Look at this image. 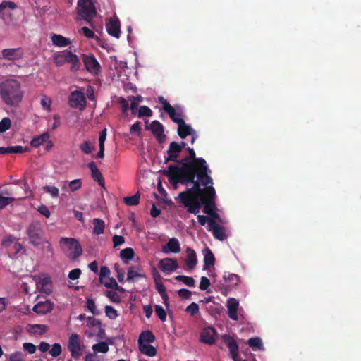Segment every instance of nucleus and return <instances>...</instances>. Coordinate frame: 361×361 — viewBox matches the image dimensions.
<instances>
[{
  "label": "nucleus",
  "mask_w": 361,
  "mask_h": 361,
  "mask_svg": "<svg viewBox=\"0 0 361 361\" xmlns=\"http://www.w3.org/2000/svg\"><path fill=\"white\" fill-rule=\"evenodd\" d=\"M188 149L189 156L181 159L180 167L172 165L169 166V180L173 185V188H176L178 183L186 185L195 183V176L197 177V180L205 186L213 184L212 178L207 174L210 171L205 160L196 158L193 149L188 147Z\"/></svg>",
  "instance_id": "nucleus-1"
},
{
  "label": "nucleus",
  "mask_w": 361,
  "mask_h": 361,
  "mask_svg": "<svg viewBox=\"0 0 361 361\" xmlns=\"http://www.w3.org/2000/svg\"><path fill=\"white\" fill-rule=\"evenodd\" d=\"M192 187L187 192H182L178 197L190 213L197 214L200 212L202 204L203 212L209 215L214 212L215 190L212 185L207 186L204 190L200 188V181L192 183ZM212 185V184H210Z\"/></svg>",
  "instance_id": "nucleus-2"
},
{
  "label": "nucleus",
  "mask_w": 361,
  "mask_h": 361,
  "mask_svg": "<svg viewBox=\"0 0 361 361\" xmlns=\"http://www.w3.org/2000/svg\"><path fill=\"white\" fill-rule=\"evenodd\" d=\"M24 92L20 82L7 79L0 82V97L7 106H16L22 101Z\"/></svg>",
  "instance_id": "nucleus-3"
},
{
  "label": "nucleus",
  "mask_w": 361,
  "mask_h": 361,
  "mask_svg": "<svg viewBox=\"0 0 361 361\" xmlns=\"http://www.w3.org/2000/svg\"><path fill=\"white\" fill-rule=\"evenodd\" d=\"M59 243L61 250L71 259H76L82 254V247L75 238L62 237Z\"/></svg>",
  "instance_id": "nucleus-4"
},
{
  "label": "nucleus",
  "mask_w": 361,
  "mask_h": 361,
  "mask_svg": "<svg viewBox=\"0 0 361 361\" xmlns=\"http://www.w3.org/2000/svg\"><path fill=\"white\" fill-rule=\"evenodd\" d=\"M78 13L82 19L90 23L97 14L92 0H78Z\"/></svg>",
  "instance_id": "nucleus-5"
},
{
  "label": "nucleus",
  "mask_w": 361,
  "mask_h": 361,
  "mask_svg": "<svg viewBox=\"0 0 361 361\" xmlns=\"http://www.w3.org/2000/svg\"><path fill=\"white\" fill-rule=\"evenodd\" d=\"M159 100L163 105V109L168 113L170 118L178 124L184 122L183 119V111L179 106L173 107L163 97H159Z\"/></svg>",
  "instance_id": "nucleus-6"
},
{
  "label": "nucleus",
  "mask_w": 361,
  "mask_h": 361,
  "mask_svg": "<svg viewBox=\"0 0 361 361\" xmlns=\"http://www.w3.org/2000/svg\"><path fill=\"white\" fill-rule=\"evenodd\" d=\"M68 349L73 358H78L82 354V346L78 334H73L69 336Z\"/></svg>",
  "instance_id": "nucleus-7"
},
{
  "label": "nucleus",
  "mask_w": 361,
  "mask_h": 361,
  "mask_svg": "<svg viewBox=\"0 0 361 361\" xmlns=\"http://www.w3.org/2000/svg\"><path fill=\"white\" fill-rule=\"evenodd\" d=\"M27 234L30 243L34 245H39L43 234L41 224L39 222L31 223L27 228Z\"/></svg>",
  "instance_id": "nucleus-8"
},
{
  "label": "nucleus",
  "mask_w": 361,
  "mask_h": 361,
  "mask_svg": "<svg viewBox=\"0 0 361 361\" xmlns=\"http://www.w3.org/2000/svg\"><path fill=\"white\" fill-rule=\"evenodd\" d=\"M69 104L73 108L80 110L85 109L86 100L84 94L79 90L72 92L69 97Z\"/></svg>",
  "instance_id": "nucleus-9"
},
{
  "label": "nucleus",
  "mask_w": 361,
  "mask_h": 361,
  "mask_svg": "<svg viewBox=\"0 0 361 361\" xmlns=\"http://www.w3.org/2000/svg\"><path fill=\"white\" fill-rule=\"evenodd\" d=\"M160 270L166 274H171L178 268V263L173 258H164L158 264Z\"/></svg>",
  "instance_id": "nucleus-10"
},
{
  "label": "nucleus",
  "mask_w": 361,
  "mask_h": 361,
  "mask_svg": "<svg viewBox=\"0 0 361 361\" xmlns=\"http://www.w3.org/2000/svg\"><path fill=\"white\" fill-rule=\"evenodd\" d=\"M217 338V333L213 327H206L200 333V341L207 345L215 343Z\"/></svg>",
  "instance_id": "nucleus-11"
},
{
  "label": "nucleus",
  "mask_w": 361,
  "mask_h": 361,
  "mask_svg": "<svg viewBox=\"0 0 361 361\" xmlns=\"http://www.w3.org/2000/svg\"><path fill=\"white\" fill-rule=\"evenodd\" d=\"M83 63L87 70L93 75L100 72V65L93 55H84Z\"/></svg>",
  "instance_id": "nucleus-12"
},
{
  "label": "nucleus",
  "mask_w": 361,
  "mask_h": 361,
  "mask_svg": "<svg viewBox=\"0 0 361 361\" xmlns=\"http://www.w3.org/2000/svg\"><path fill=\"white\" fill-rule=\"evenodd\" d=\"M36 286L41 292L46 294L51 293V281L50 278L45 275L41 274L35 279Z\"/></svg>",
  "instance_id": "nucleus-13"
},
{
  "label": "nucleus",
  "mask_w": 361,
  "mask_h": 361,
  "mask_svg": "<svg viewBox=\"0 0 361 361\" xmlns=\"http://www.w3.org/2000/svg\"><path fill=\"white\" fill-rule=\"evenodd\" d=\"M209 231H212L215 238L224 240L226 238L225 228L214 223L213 219H209L207 227Z\"/></svg>",
  "instance_id": "nucleus-14"
},
{
  "label": "nucleus",
  "mask_w": 361,
  "mask_h": 361,
  "mask_svg": "<svg viewBox=\"0 0 361 361\" xmlns=\"http://www.w3.org/2000/svg\"><path fill=\"white\" fill-rule=\"evenodd\" d=\"M221 339L228 346L232 359L235 360V358H237L238 356V345L236 343L235 339L231 336L228 334L222 335Z\"/></svg>",
  "instance_id": "nucleus-15"
},
{
  "label": "nucleus",
  "mask_w": 361,
  "mask_h": 361,
  "mask_svg": "<svg viewBox=\"0 0 361 361\" xmlns=\"http://www.w3.org/2000/svg\"><path fill=\"white\" fill-rule=\"evenodd\" d=\"M182 149L183 146L179 145L178 142H171L169 145V147L167 150V157H166V161H178V157Z\"/></svg>",
  "instance_id": "nucleus-16"
},
{
  "label": "nucleus",
  "mask_w": 361,
  "mask_h": 361,
  "mask_svg": "<svg viewBox=\"0 0 361 361\" xmlns=\"http://www.w3.org/2000/svg\"><path fill=\"white\" fill-rule=\"evenodd\" d=\"M228 317L234 321L238 319V310L239 307V302L235 298H229L226 302Z\"/></svg>",
  "instance_id": "nucleus-17"
},
{
  "label": "nucleus",
  "mask_w": 361,
  "mask_h": 361,
  "mask_svg": "<svg viewBox=\"0 0 361 361\" xmlns=\"http://www.w3.org/2000/svg\"><path fill=\"white\" fill-rule=\"evenodd\" d=\"M106 30L109 35L116 38L120 36V22L116 17L111 18L106 25Z\"/></svg>",
  "instance_id": "nucleus-18"
},
{
  "label": "nucleus",
  "mask_w": 361,
  "mask_h": 361,
  "mask_svg": "<svg viewBox=\"0 0 361 361\" xmlns=\"http://www.w3.org/2000/svg\"><path fill=\"white\" fill-rule=\"evenodd\" d=\"M164 253L168 254L170 252L172 253H178L180 251V245L178 240L176 238H172L169 239L167 244L162 247L161 249Z\"/></svg>",
  "instance_id": "nucleus-19"
},
{
  "label": "nucleus",
  "mask_w": 361,
  "mask_h": 361,
  "mask_svg": "<svg viewBox=\"0 0 361 361\" xmlns=\"http://www.w3.org/2000/svg\"><path fill=\"white\" fill-rule=\"evenodd\" d=\"M48 330V326L45 324H27L26 326L27 332L32 336H38L44 334Z\"/></svg>",
  "instance_id": "nucleus-20"
},
{
  "label": "nucleus",
  "mask_w": 361,
  "mask_h": 361,
  "mask_svg": "<svg viewBox=\"0 0 361 361\" xmlns=\"http://www.w3.org/2000/svg\"><path fill=\"white\" fill-rule=\"evenodd\" d=\"M186 269L188 270L193 269L197 263V255L195 250L192 248L188 247L186 249V258H185Z\"/></svg>",
  "instance_id": "nucleus-21"
},
{
  "label": "nucleus",
  "mask_w": 361,
  "mask_h": 361,
  "mask_svg": "<svg viewBox=\"0 0 361 361\" xmlns=\"http://www.w3.org/2000/svg\"><path fill=\"white\" fill-rule=\"evenodd\" d=\"M53 309V305L49 300L39 302L33 307V311L39 314H44L51 312Z\"/></svg>",
  "instance_id": "nucleus-22"
},
{
  "label": "nucleus",
  "mask_w": 361,
  "mask_h": 361,
  "mask_svg": "<svg viewBox=\"0 0 361 361\" xmlns=\"http://www.w3.org/2000/svg\"><path fill=\"white\" fill-rule=\"evenodd\" d=\"M145 274L138 266L130 267L127 272V281H134L137 278H145Z\"/></svg>",
  "instance_id": "nucleus-23"
},
{
  "label": "nucleus",
  "mask_w": 361,
  "mask_h": 361,
  "mask_svg": "<svg viewBox=\"0 0 361 361\" xmlns=\"http://www.w3.org/2000/svg\"><path fill=\"white\" fill-rule=\"evenodd\" d=\"M51 39L53 44L58 47H65L71 43V41L69 38L65 37L58 34H52L51 35Z\"/></svg>",
  "instance_id": "nucleus-24"
},
{
  "label": "nucleus",
  "mask_w": 361,
  "mask_h": 361,
  "mask_svg": "<svg viewBox=\"0 0 361 361\" xmlns=\"http://www.w3.org/2000/svg\"><path fill=\"white\" fill-rule=\"evenodd\" d=\"M149 128L155 135L159 142H161L164 137L163 126L157 121L151 123Z\"/></svg>",
  "instance_id": "nucleus-25"
},
{
  "label": "nucleus",
  "mask_w": 361,
  "mask_h": 361,
  "mask_svg": "<svg viewBox=\"0 0 361 361\" xmlns=\"http://www.w3.org/2000/svg\"><path fill=\"white\" fill-rule=\"evenodd\" d=\"M88 167L92 172V176L94 180L97 181L100 186L104 187V180L96 164L92 161L88 164Z\"/></svg>",
  "instance_id": "nucleus-26"
},
{
  "label": "nucleus",
  "mask_w": 361,
  "mask_h": 361,
  "mask_svg": "<svg viewBox=\"0 0 361 361\" xmlns=\"http://www.w3.org/2000/svg\"><path fill=\"white\" fill-rule=\"evenodd\" d=\"M49 138V133L44 132L40 135L35 136L30 141V145L33 147H38L45 143Z\"/></svg>",
  "instance_id": "nucleus-27"
},
{
  "label": "nucleus",
  "mask_w": 361,
  "mask_h": 361,
  "mask_svg": "<svg viewBox=\"0 0 361 361\" xmlns=\"http://www.w3.org/2000/svg\"><path fill=\"white\" fill-rule=\"evenodd\" d=\"M155 340L154 334L150 331H142L138 338V345L149 344Z\"/></svg>",
  "instance_id": "nucleus-28"
},
{
  "label": "nucleus",
  "mask_w": 361,
  "mask_h": 361,
  "mask_svg": "<svg viewBox=\"0 0 361 361\" xmlns=\"http://www.w3.org/2000/svg\"><path fill=\"white\" fill-rule=\"evenodd\" d=\"M203 255L204 262V269H206L214 264V256L209 248H205L203 250Z\"/></svg>",
  "instance_id": "nucleus-29"
},
{
  "label": "nucleus",
  "mask_w": 361,
  "mask_h": 361,
  "mask_svg": "<svg viewBox=\"0 0 361 361\" xmlns=\"http://www.w3.org/2000/svg\"><path fill=\"white\" fill-rule=\"evenodd\" d=\"M92 224V233L94 234L99 235L104 233L105 228V223L102 219L99 218L93 219Z\"/></svg>",
  "instance_id": "nucleus-30"
},
{
  "label": "nucleus",
  "mask_w": 361,
  "mask_h": 361,
  "mask_svg": "<svg viewBox=\"0 0 361 361\" xmlns=\"http://www.w3.org/2000/svg\"><path fill=\"white\" fill-rule=\"evenodd\" d=\"M1 54L2 57L8 60H15L20 57L18 49H4Z\"/></svg>",
  "instance_id": "nucleus-31"
},
{
  "label": "nucleus",
  "mask_w": 361,
  "mask_h": 361,
  "mask_svg": "<svg viewBox=\"0 0 361 361\" xmlns=\"http://www.w3.org/2000/svg\"><path fill=\"white\" fill-rule=\"evenodd\" d=\"M195 131L192 127L184 122L179 123L178 128V133L181 138H185Z\"/></svg>",
  "instance_id": "nucleus-32"
},
{
  "label": "nucleus",
  "mask_w": 361,
  "mask_h": 361,
  "mask_svg": "<svg viewBox=\"0 0 361 361\" xmlns=\"http://www.w3.org/2000/svg\"><path fill=\"white\" fill-rule=\"evenodd\" d=\"M106 138V129L105 128L99 133V150L97 156L99 158H103L104 156V142H105Z\"/></svg>",
  "instance_id": "nucleus-33"
},
{
  "label": "nucleus",
  "mask_w": 361,
  "mask_h": 361,
  "mask_svg": "<svg viewBox=\"0 0 361 361\" xmlns=\"http://www.w3.org/2000/svg\"><path fill=\"white\" fill-rule=\"evenodd\" d=\"M139 345V350L140 352L149 357H154L157 354L156 348L149 344H141Z\"/></svg>",
  "instance_id": "nucleus-34"
},
{
  "label": "nucleus",
  "mask_w": 361,
  "mask_h": 361,
  "mask_svg": "<svg viewBox=\"0 0 361 361\" xmlns=\"http://www.w3.org/2000/svg\"><path fill=\"white\" fill-rule=\"evenodd\" d=\"M66 63H71L73 65V68L78 67L79 59L75 54H73L71 51H64Z\"/></svg>",
  "instance_id": "nucleus-35"
},
{
  "label": "nucleus",
  "mask_w": 361,
  "mask_h": 361,
  "mask_svg": "<svg viewBox=\"0 0 361 361\" xmlns=\"http://www.w3.org/2000/svg\"><path fill=\"white\" fill-rule=\"evenodd\" d=\"M248 345L250 347H251L252 349L257 348L260 350H264V348L262 343V341L259 337H253L250 338L247 341Z\"/></svg>",
  "instance_id": "nucleus-36"
},
{
  "label": "nucleus",
  "mask_w": 361,
  "mask_h": 361,
  "mask_svg": "<svg viewBox=\"0 0 361 361\" xmlns=\"http://www.w3.org/2000/svg\"><path fill=\"white\" fill-rule=\"evenodd\" d=\"M134 255V250L130 247L125 248L122 250L120 252L121 258L126 262H128V261L131 260L133 258Z\"/></svg>",
  "instance_id": "nucleus-37"
},
{
  "label": "nucleus",
  "mask_w": 361,
  "mask_h": 361,
  "mask_svg": "<svg viewBox=\"0 0 361 361\" xmlns=\"http://www.w3.org/2000/svg\"><path fill=\"white\" fill-rule=\"evenodd\" d=\"M223 278L231 286H236L240 283V276L235 274H224Z\"/></svg>",
  "instance_id": "nucleus-38"
},
{
  "label": "nucleus",
  "mask_w": 361,
  "mask_h": 361,
  "mask_svg": "<svg viewBox=\"0 0 361 361\" xmlns=\"http://www.w3.org/2000/svg\"><path fill=\"white\" fill-rule=\"evenodd\" d=\"M51 103H52V99L49 97H48L45 94H43L41 96L40 104H41L43 110L47 111L48 112L51 111Z\"/></svg>",
  "instance_id": "nucleus-39"
},
{
  "label": "nucleus",
  "mask_w": 361,
  "mask_h": 361,
  "mask_svg": "<svg viewBox=\"0 0 361 361\" xmlns=\"http://www.w3.org/2000/svg\"><path fill=\"white\" fill-rule=\"evenodd\" d=\"M109 345L106 342H99L92 346L94 353H106L109 351Z\"/></svg>",
  "instance_id": "nucleus-40"
},
{
  "label": "nucleus",
  "mask_w": 361,
  "mask_h": 361,
  "mask_svg": "<svg viewBox=\"0 0 361 361\" xmlns=\"http://www.w3.org/2000/svg\"><path fill=\"white\" fill-rule=\"evenodd\" d=\"M154 279L155 282L156 289L159 293V294L161 295L166 293L165 286L161 283V276L157 271H156V274H154Z\"/></svg>",
  "instance_id": "nucleus-41"
},
{
  "label": "nucleus",
  "mask_w": 361,
  "mask_h": 361,
  "mask_svg": "<svg viewBox=\"0 0 361 361\" xmlns=\"http://www.w3.org/2000/svg\"><path fill=\"white\" fill-rule=\"evenodd\" d=\"M43 191L48 193L52 198H57L59 195V190L54 185H45L42 188Z\"/></svg>",
  "instance_id": "nucleus-42"
},
{
  "label": "nucleus",
  "mask_w": 361,
  "mask_h": 361,
  "mask_svg": "<svg viewBox=\"0 0 361 361\" xmlns=\"http://www.w3.org/2000/svg\"><path fill=\"white\" fill-rule=\"evenodd\" d=\"M175 279L183 282L184 284L189 287L195 286V280L192 277L183 275H178L175 277Z\"/></svg>",
  "instance_id": "nucleus-43"
},
{
  "label": "nucleus",
  "mask_w": 361,
  "mask_h": 361,
  "mask_svg": "<svg viewBox=\"0 0 361 361\" xmlns=\"http://www.w3.org/2000/svg\"><path fill=\"white\" fill-rule=\"evenodd\" d=\"M139 200H140V195L139 193L137 192V194H135V195L133 196H130V197H124L123 199V202H125L126 204L127 205H129V206H135V205H137L139 203Z\"/></svg>",
  "instance_id": "nucleus-44"
},
{
  "label": "nucleus",
  "mask_w": 361,
  "mask_h": 361,
  "mask_svg": "<svg viewBox=\"0 0 361 361\" xmlns=\"http://www.w3.org/2000/svg\"><path fill=\"white\" fill-rule=\"evenodd\" d=\"M100 282L107 288H111L114 289L119 288V286H118L116 281L113 278L107 277L105 279L101 280Z\"/></svg>",
  "instance_id": "nucleus-45"
},
{
  "label": "nucleus",
  "mask_w": 361,
  "mask_h": 361,
  "mask_svg": "<svg viewBox=\"0 0 361 361\" xmlns=\"http://www.w3.org/2000/svg\"><path fill=\"white\" fill-rule=\"evenodd\" d=\"M80 149L85 154H89L94 149L93 145L89 140H85L80 145Z\"/></svg>",
  "instance_id": "nucleus-46"
},
{
  "label": "nucleus",
  "mask_w": 361,
  "mask_h": 361,
  "mask_svg": "<svg viewBox=\"0 0 361 361\" xmlns=\"http://www.w3.org/2000/svg\"><path fill=\"white\" fill-rule=\"evenodd\" d=\"M154 311L161 322H165L166 320V312L161 305H155Z\"/></svg>",
  "instance_id": "nucleus-47"
},
{
  "label": "nucleus",
  "mask_w": 361,
  "mask_h": 361,
  "mask_svg": "<svg viewBox=\"0 0 361 361\" xmlns=\"http://www.w3.org/2000/svg\"><path fill=\"white\" fill-rule=\"evenodd\" d=\"M54 61L57 66H62L66 63L64 51L56 54L54 56Z\"/></svg>",
  "instance_id": "nucleus-48"
},
{
  "label": "nucleus",
  "mask_w": 361,
  "mask_h": 361,
  "mask_svg": "<svg viewBox=\"0 0 361 361\" xmlns=\"http://www.w3.org/2000/svg\"><path fill=\"white\" fill-rule=\"evenodd\" d=\"M105 314L110 319H115L118 317L117 311L110 305L105 307Z\"/></svg>",
  "instance_id": "nucleus-49"
},
{
  "label": "nucleus",
  "mask_w": 361,
  "mask_h": 361,
  "mask_svg": "<svg viewBox=\"0 0 361 361\" xmlns=\"http://www.w3.org/2000/svg\"><path fill=\"white\" fill-rule=\"evenodd\" d=\"M82 187V182L80 179H74L69 182L68 188L71 192L78 190Z\"/></svg>",
  "instance_id": "nucleus-50"
},
{
  "label": "nucleus",
  "mask_w": 361,
  "mask_h": 361,
  "mask_svg": "<svg viewBox=\"0 0 361 361\" xmlns=\"http://www.w3.org/2000/svg\"><path fill=\"white\" fill-rule=\"evenodd\" d=\"M11 121L9 118H4L0 121V133H4L11 128Z\"/></svg>",
  "instance_id": "nucleus-51"
},
{
  "label": "nucleus",
  "mask_w": 361,
  "mask_h": 361,
  "mask_svg": "<svg viewBox=\"0 0 361 361\" xmlns=\"http://www.w3.org/2000/svg\"><path fill=\"white\" fill-rule=\"evenodd\" d=\"M61 352H62L61 345L59 343H56L52 345V348L49 351V354L52 357H56L61 355Z\"/></svg>",
  "instance_id": "nucleus-52"
},
{
  "label": "nucleus",
  "mask_w": 361,
  "mask_h": 361,
  "mask_svg": "<svg viewBox=\"0 0 361 361\" xmlns=\"http://www.w3.org/2000/svg\"><path fill=\"white\" fill-rule=\"evenodd\" d=\"M87 308L94 315H98L99 312L97 310L94 301L92 299L88 298L86 302Z\"/></svg>",
  "instance_id": "nucleus-53"
},
{
  "label": "nucleus",
  "mask_w": 361,
  "mask_h": 361,
  "mask_svg": "<svg viewBox=\"0 0 361 361\" xmlns=\"http://www.w3.org/2000/svg\"><path fill=\"white\" fill-rule=\"evenodd\" d=\"M106 295L110 299V300L115 303H119L121 302V297L114 290H109L106 293Z\"/></svg>",
  "instance_id": "nucleus-54"
},
{
  "label": "nucleus",
  "mask_w": 361,
  "mask_h": 361,
  "mask_svg": "<svg viewBox=\"0 0 361 361\" xmlns=\"http://www.w3.org/2000/svg\"><path fill=\"white\" fill-rule=\"evenodd\" d=\"M138 116L139 117H142V116H152V110L146 106H142L139 108L138 111Z\"/></svg>",
  "instance_id": "nucleus-55"
},
{
  "label": "nucleus",
  "mask_w": 361,
  "mask_h": 361,
  "mask_svg": "<svg viewBox=\"0 0 361 361\" xmlns=\"http://www.w3.org/2000/svg\"><path fill=\"white\" fill-rule=\"evenodd\" d=\"M16 240V238L11 235H6L3 238L1 245L5 247H8L11 245H13Z\"/></svg>",
  "instance_id": "nucleus-56"
},
{
  "label": "nucleus",
  "mask_w": 361,
  "mask_h": 361,
  "mask_svg": "<svg viewBox=\"0 0 361 361\" xmlns=\"http://www.w3.org/2000/svg\"><path fill=\"white\" fill-rule=\"evenodd\" d=\"M185 312L190 314L191 315H195L199 312V306L197 303L192 302L186 307Z\"/></svg>",
  "instance_id": "nucleus-57"
},
{
  "label": "nucleus",
  "mask_w": 361,
  "mask_h": 361,
  "mask_svg": "<svg viewBox=\"0 0 361 361\" xmlns=\"http://www.w3.org/2000/svg\"><path fill=\"white\" fill-rule=\"evenodd\" d=\"M130 101V109L133 114H135L137 111V106L140 102V100H137L135 97H130L129 98Z\"/></svg>",
  "instance_id": "nucleus-58"
},
{
  "label": "nucleus",
  "mask_w": 361,
  "mask_h": 361,
  "mask_svg": "<svg viewBox=\"0 0 361 361\" xmlns=\"http://www.w3.org/2000/svg\"><path fill=\"white\" fill-rule=\"evenodd\" d=\"M28 150V148H23L20 145L8 147V154L9 153H23Z\"/></svg>",
  "instance_id": "nucleus-59"
},
{
  "label": "nucleus",
  "mask_w": 361,
  "mask_h": 361,
  "mask_svg": "<svg viewBox=\"0 0 361 361\" xmlns=\"http://www.w3.org/2000/svg\"><path fill=\"white\" fill-rule=\"evenodd\" d=\"M114 247H118L125 243V239L122 235H114L112 238Z\"/></svg>",
  "instance_id": "nucleus-60"
},
{
  "label": "nucleus",
  "mask_w": 361,
  "mask_h": 361,
  "mask_svg": "<svg viewBox=\"0 0 361 361\" xmlns=\"http://www.w3.org/2000/svg\"><path fill=\"white\" fill-rule=\"evenodd\" d=\"M210 286V281L206 276H202L200 279L199 288L202 290H206Z\"/></svg>",
  "instance_id": "nucleus-61"
},
{
  "label": "nucleus",
  "mask_w": 361,
  "mask_h": 361,
  "mask_svg": "<svg viewBox=\"0 0 361 361\" xmlns=\"http://www.w3.org/2000/svg\"><path fill=\"white\" fill-rule=\"evenodd\" d=\"M17 6L14 2L11 1H3L0 4V10L2 11L4 9L6 8H9L11 10H14L16 8Z\"/></svg>",
  "instance_id": "nucleus-62"
},
{
  "label": "nucleus",
  "mask_w": 361,
  "mask_h": 361,
  "mask_svg": "<svg viewBox=\"0 0 361 361\" xmlns=\"http://www.w3.org/2000/svg\"><path fill=\"white\" fill-rule=\"evenodd\" d=\"M13 200V199L12 197H4L0 194V209L8 205Z\"/></svg>",
  "instance_id": "nucleus-63"
},
{
  "label": "nucleus",
  "mask_w": 361,
  "mask_h": 361,
  "mask_svg": "<svg viewBox=\"0 0 361 361\" xmlns=\"http://www.w3.org/2000/svg\"><path fill=\"white\" fill-rule=\"evenodd\" d=\"M81 274V271L80 269H74L73 270H71L69 274H68V278L71 279V280H75V279H78L80 276Z\"/></svg>",
  "instance_id": "nucleus-64"
}]
</instances>
